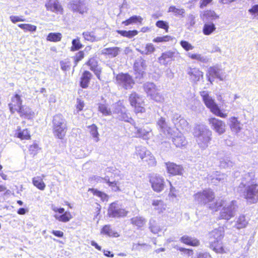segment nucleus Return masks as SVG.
<instances>
[{
    "instance_id": "19",
    "label": "nucleus",
    "mask_w": 258,
    "mask_h": 258,
    "mask_svg": "<svg viewBox=\"0 0 258 258\" xmlns=\"http://www.w3.org/2000/svg\"><path fill=\"white\" fill-rule=\"evenodd\" d=\"M157 126L159 132L163 133L165 136L170 135L171 128L163 117H160L157 120Z\"/></svg>"
},
{
    "instance_id": "14",
    "label": "nucleus",
    "mask_w": 258,
    "mask_h": 258,
    "mask_svg": "<svg viewBox=\"0 0 258 258\" xmlns=\"http://www.w3.org/2000/svg\"><path fill=\"white\" fill-rule=\"evenodd\" d=\"M208 81L213 83L214 78H218L221 81H223L225 76L221 72V70L217 66L211 67L208 69L206 74Z\"/></svg>"
},
{
    "instance_id": "4",
    "label": "nucleus",
    "mask_w": 258,
    "mask_h": 258,
    "mask_svg": "<svg viewBox=\"0 0 258 258\" xmlns=\"http://www.w3.org/2000/svg\"><path fill=\"white\" fill-rule=\"evenodd\" d=\"M52 128L54 136L58 139H63L67 131V121L62 115L56 114L54 116Z\"/></svg>"
},
{
    "instance_id": "62",
    "label": "nucleus",
    "mask_w": 258,
    "mask_h": 258,
    "mask_svg": "<svg viewBox=\"0 0 258 258\" xmlns=\"http://www.w3.org/2000/svg\"><path fill=\"white\" fill-rule=\"evenodd\" d=\"M84 57V53L83 51H80L76 54L74 57L75 66L76 67L78 63Z\"/></svg>"
},
{
    "instance_id": "29",
    "label": "nucleus",
    "mask_w": 258,
    "mask_h": 258,
    "mask_svg": "<svg viewBox=\"0 0 258 258\" xmlns=\"http://www.w3.org/2000/svg\"><path fill=\"white\" fill-rule=\"evenodd\" d=\"M172 142L177 147L185 146L187 144L185 137L181 133H178L176 136L172 138Z\"/></svg>"
},
{
    "instance_id": "36",
    "label": "nucleus",
    "mask_w": 258,
    "mask_h": 258,
    "mask_svg": "<svg viewBox=\"0 0 258 258\" xmlns=\"http://www.w3.org/2000/svg\"><path fill=\"white\" fill-rule=\"evenodd\" d=\"M101 233L109 237H117L119 234L109 225H105L101 229Z\"/></svg>"
},
{
    "instance_id": "24",
    "label": "nucleus",
    "mask_w": 258,
    "mask_h": 258,
    "mask_svg": "<svg viewBox=\"0 0 258 258\" xmlns=\"http://www.w3.org/2000/svg\"><path fill=\"white\" fill-rule=\"evenodd\" d=\"M224 231L222 227L215 229L210 233V242L221 241L224 237Z\"/></svg>"
},
{
    "instance_id": "46",
    "label": "nucleus",
    "mask_w": 258,
    "mask_h": 258,
    "mask_svg": "<svg viewBox=\"0 0 258 258\" xmlns=\"http://www.w3.org/2000/svg\"><path fill=\"white\" fill-rule=\"evenodd\" d=\"M125 108L122 105V103L120 101L113 104L112 111L114 113L117 114L118 115L123 111H125Z\"/></svg>"
},
{
    "instance_id": "9",
    "label": "nucleus",
    "mask_w": 258,
    "mask_h": 258,
    "mask_svg": "<svg viewBox=\"0 0 258 258\" xmlns=\"http://www.w3.org/2000/svg\"><path fill=\"white\" fill-rule=\"evenodd\" d=\"M136 153L142 160L148 162L149 165L155 166L156 165V161L154 157L146 148L142 146L137 147L136 149Z\"/></svg>"
},
{
    "instance_id": "5",
    "label": "nucleus",
    "mask_w": 258,
    "mask_h": 258,
    "mask_svg": "<svg viewBox=\"0 0 258 258\" xmlns=\"http://www.w3.org/2000/svg\"><path fill=\"white\" fill-rule=\"evenodd\" d=\"M244 198L247 202L250 204H256L258 202V184H248L242 191Z\"/></svg>"
},
{
    "instance_id": "17",
    "label": "nucleus",
    "mask_w": 258,
    "mask_h": 258,
    "mask_svg": "<svg viewBox=\"0 0 258 258\" xmlns=\"http://www.w3.org/2000/svg\"><path fill=\"white\" fill-rule=\"evenodd\" d=\"M171 120L178 130H186L188 128L187 121L178 113H173L171 117Z\"/></svg>"
},
{
    "instance_id": "48",
    "label": "nucleus",
    "mask_w": 258,
    "mask_h": 258,
    "mask_svg": "<svg viewBox=\"0 0 258 258\" xmlns=\"http://www.w3.org/2000/svg\"><path fill=\"white\" fill-rule=\"evenodd\" d=\"M137 128L136 134L138 137L142 138L144 140H147L150 138V133L142 128Z\"/></svg>"
},
{
    "instance_id": "45",
    "label": "nucleus",
    "mask_w": 258,
    "mask_h": 258,
    "mask_svg": "<svg viewBox=\"0 0 258 258\" xmlns=\"http://www.w3.org/2000/svg\"><path fill=\"white\" fill-rule=\"evenodd\" d=\"M54 217L56 220L63 222H67L72 218V215L70 212H63L62 215L55 214Z\"/></svg>"
},
{
    "instance_id": "59",
    "label": "nucleus",
    "mask_w": 258,
    "mask_h": 258,
    "mask_svg": "<svg viewBox=\"0 0 258 258\" xmlns=\"http://www.w3.org/2000/svg\"><path fill=\"white\" fill-rule=\"evenodd\" d=\"M150 229L151 231L154 234H157L159 231H160L161 229L160 227L155 223L154 221L152 222L150 221Z\"/></svg>"
},
{
    "instance_id": "60",
    "label": "nucleus",
    "mask_w": 258,
    "mask_h": 258,
    "mask_svg": "<svg viewBox=\"0 0 258 258\" xmlns=\"http://www.w3.org/2000/svg\"><path fill=\"white\" fill-rule=\"evenodd\" d=\"M103 179L108 184L109 186L112 188L113 190L116 191L119 190L118 186L117 185L116 182L110 181L108 176L105 177Z\"/></svg>"
},
{
    "instance_id": "30",
    "label": "nucleus",
    "mask_w": 258,
    "mask_h": 258,
    "mask_svg": "<svg viewBox=\"0 0 258 258\" xmlns=\"http://www.w3.org/2000/svg\"><path fill=\"white\" fill-rule=\"evenodd\" d=\"M180 241L188 245L196 246L200 244V241L197 238L187 235H184L180 238Z\"/></svg>"
},
{
    "instance_id": "64",
    "label": "nucleus",
    "mask_w": 258,
    "mask_h": 258,
    "mask_svg": "<svg viewBox=\"0 0 258 258\" xmlns=\"http://www.w3.org/2000/svg\"><path fill=\"white\" fill-rule=\"evenodd\" d=\"M172 38L170 36H164L162 37H157L153 39V42H167L171 39Z\"/></svg>"
},
{
    "instance_id": "63",
    "label": "nucleus",
    "mask_w": 258,
    "mask_h": 258,
    "mask_svg": "<svg viewBox=\"0 0 258 258\" xmlns=\"http://www.w3.org/2000/svg\"><path fill=\"white\" fill-rule=\"evenodd\" d=\"M156 26L160 28H162L165 30L166 32L168 31L169 26L166 22L162 20H159L156 22Z\"/></svg>"
},
{
    "instance_id": "55",
    "label": "nucleus",
    "mask_w": 258,
    "mask_h": 258,
    "mask_svg": "<svg viewBox=\"0 0 258 258\" xmlns=\"http://www.w3.org/2000/svg\"><path fill=\"white\" fill-rule=\"evenodd\" d=\"M72 43V46L71 47V50L73 51L78 50L83 46L80 42V39L79 38L73 39Z\"/></svg>"
},
{
    "instance_id": "56",
    "label": "nucleus",
    "mask_w": 258,
    "mask_h": 258,
    "mask_svg": "<svg viewBox=\"0 0 258 258\" xmlns=\"http://www.w3.org/2000/svg\"><path fill=\"white\" fill-rule=\"evenodd\" d=\"M99 111L104 115H110L111 111L108 106L104 104H99L98 106Z\"/></svg>"
},
{
    "instance_id": "44",
    "label": "nucleus",
    "mask_w": 258,
    "mask_h": 258,
    "mask_svg": "<svg viewBox=\"0 0 258 258\" xmlns=\"http://www.w3.org/2000/svg\"><path fill=\"white\" fill-rule=\"evenodd\" d=\"M142 20L143 18L139 16L135 15L130 17L127 20L123 21L122 22V24H124L125 26H128L131 24L136 23L137 22L141 23Z\"/></svg>"
},
{
    "instance_id": "61",
    "label": "nucleus",
    "mask_w": 258,
    "mask_h": 258,
    "mask_svg": "<svg viewBox=\"0 0 258 258\" xmlns=\"http://www.w3.org/2000/svg\"><path fill=\"white\" fill-rule=\"evenodd\" d=\"M83 37L86 40L93 42L95 40V37L92 32H84L82 34Z\"/></svg>"
},
{
    "instance_id": "12",
    "label": "nucleus",
    "mask_w": 258,
    "mask_h": 258,
    "mask_svg": "<svg viewBox=\"0 0 258 258\" xmlns=\"http://www.w3.org/2000/svg\"><path fill=\"white\" fill-rule=\"evenodd\" d=\"M208 122L211 128L219 135H221L225 132L226 124L222 120L215 117H210L208 119Z\"/></svg>"
},
{
    "instance_id": "1",
    "label": "nucleus",
    "mask_w": 258,
    "mask_h": 258,
    "mask_svg": "<svg viewBox=\"0 0 258 258\" xmlns=\"http://www.w3.org/2000/svg\"><path fill=\"white\" fill-rule=\"evenodd\" d=\"M194 198L196 202L201 205L208 204V208L217 211L220 208L224 205V201L221 200L216 202L211 203L215 199L214 192L210 189L204 190L198 192L194 195Z\"/></svg>"
},
{
    "instance_id": "42",
    "label": "nucleus",
    "mask_w": 258,
    "mask_h": 258,
    "mask_svg": "<svg viewBox=\"0 0 258 258\" xmlns=\"http://www.w3.org/2000/svg\"><path fill=\"white\" fill-rule=\"evenodd\" d=\"M17 112L20 114L21 116H25L27 118H30L34 114V112L30 108L23 106H22L21 109H19Z\"/></svg>"
},
{
    "instance_id": "49",
    "label": "nucleus",
    "mask_w": 258,
    "mask_h": 258,
    "mask_svg": "<svg viewBox=\"0 0 258 258\" xmlns=\"http://www.w3.org/2000/svg\"><path fill=\"white\" fill-rule=\"evenodd\" d=\"M89 128L90 129V133L93 138H94V140L96 142H97L99 141V134L98 132V128L97 126L93 124L89 126Z\"/></svg>"
},
{
    "instance_id": "57",
    "label": "nucleus",
    "mask_w": 258,
    "mask_h": 258,
    "mask_svg": "<svg viewBox=\"0 0 258 258\" xmlns=\"http://www.w3.org/2000/svg\"><path fill=\"white\" fill-rule=\"evenodd\" d=\"M18 26L26 31L33 32L36 30V26L29 24H21Z\"/></svg>"
},
{
    "instance_id": "41",
    "label": "nucleus",
    "mask_w": 258,
    "mask_h": 258,
    "mask_svg": "<svg viewBox=\"0 0 258 258\" xmlns=\"http://www.w3.org/2000/svg\"><path fill=\"white\" fill-rule=\"evenodd\" d=\"M88 191L91 192L94 196L100 198L102 202L107 201L108 196L103 192L95 188H89Z\"/></svg>"
},
{
    "instance_id": "51",
    "label": "nucleus",
    "mask_w": 258,
    "mask_h": 258,
    "mask_svg": "<svg viewBox=\"0 0 258 258\" xmlns=\"http://www.w3.org/2000/svg\"><path fill=\"white\" fill-rule=\"evenodd\" d=\"M17 137L21 140H28L30 138L29 131L27 129L19 130L17 133Z\"/></svg>"
},
{
    "instance_id": "43",
    "label": "nucleus",
    "mask_w": 258,
    "mask_h": 258,
    "mask_svg": "<svg viewBox=\"0 0 258 258\" xmlns=\"http://www.w3.org/2000/svg\"><path fill=\"white\" fill-rule=\"evenodd\" d=\"M32 183L34 186L41 190H43L45 189V184L43 181L42 178L40 176L33 177Z\"/></svg>"
},
{
    "instance_id": "3",
    "label": "nucleus",
    "mask_w": 258,
    "mask_h": 258,
    "mask_svg": "<svg viewBox=\"0 0 258 258\" xmlns=\"http://www.w3.org/2000/svg\"><path fill=\"white\" fill-rule=\"evenodd\" d=\"M200 94L202 98V100L204 104L206 107L210 110L211 112L215 115L222 118H225L227 117V114L221 112L220 107L215 102V100L209 95L208 91H201Z\"/></svg>"
},
{
    "instance_id": "52",
    "label": "nucleus",
    "mask_w": 258,
    "mask_h": 258,
    "mask_svg": "<svg viewBox=\"0 0 258 258\" xmlns=\"http://www.w3.org/2000/svg\"><path fill=\"white\" fill-rule=\"evenodd\" d=\"M117 117L119 120L130 122L131 124L135 123L134 120L126 113L125 110L120 113Z\"/></svg>"
},
{
    "instance_id": "50",
    "label": "nucleus",
    "mask_w": 258,
    "mask_h": 258,
    "mask_svg": "<svg viewBox=\"0 0 258 258\" xmlns=\"http://www.w3.org/2000/svg\"><path fill=\"white\" fill-rule=\"evenodd\" d=\"M62 37L60 33H50L47 37V40L49 41L57 42L60 41Z\"/></svg>"
},
{
    "instance_id": "7",
    "label": "nucleus",
    "mask_w": 258,
    "mask_h": 258,
    "mask_svg": "<svg viewBox=\"0 0 258 258\" xmlns=\"http://www.w3.org/2000/svg\"><path fill=\"white\" fill-rule=\"evenodd\" d=\"M116 83L120 88L125 90L131 89L135 85L132 76L127 73H119L115 77Z\"/></svg>"
},
{
    "instance_id": "18",
    "label": "nucleus",
    "mask_w": 258,
    "mask_h": 258,
    "mask_svg": "<svg viewBox=\"0 0 258 258\" xmlns=\"http://www.w3.org/2000/svg\"><path fill=\"white\" fill-rule=\"evenodd\" d=\"M227 175L224 173H220L216 171L211 175H208V180L214 185H218L220 183H223L227 181Z\"/></svg>"
},
{
    "instance_id": "2",
    "label": "nucleus",
    "mask_w": 258,
    "mask_h": 258,
    "mask_svg": "<svg viewBox=\"0 0 258 258\" xmlns=\"http://www.w3.org/2000/svg\"><path fill=\"white\" fill-rule=\"evenodd\" d=\"M194 135L199 146L205 149L208 147L211 139L212 132L207 126L200 125L195 129Z\"/></svg>"
},
{
    "instance_id": "13",
    "label": "nucleus",
    "mask_w": 258,
    "mask_h": 258,
    "mask_svg": "<svg viewBox=\"0 0 258 258\" xmlns=\"http://www.w3.org/2000/svg\"><path fill=\"white\" fill-rule=\"evenodd\" d=\"M87 3L85 0L72 1L68 4L69 8L73 11L79 12L82 14L87 12Z\"/></svg>"
},
{
    "instance_id": "54",
    "label": "nucleus",
    "mask_w": 258,
    "mask_h": 258,
    "mask_svg": "<svg viewBox=\"0 0 258 258\" xmlns=\"http://www.w3.org/2000/svg\"><path fill=\"white\" fill-rule=\"evenodd\" d=\"M132 223L138 227H142L146 221L144 218L141 217H136L131 219Z\"/></svg>"
},
{
    "instance_id": "25",
    "label": "nucleus",
    "mask_w": 258,
    "mask_h": 258,
    "mask_svg": "<svg viewBox=\"0 0 258 258\" xmlns=\"http://www.w3.org/2000/svg\"><path fill=\"white\" fill-rule=\"evenodd\" d=\"M166 167L168 172L172 175H181L183 168L180 165H177L174 163H167Z\"/></svg>"
},
{
    "instance_id": "37",
    "label": "nucleus",
    "mask_w": 258,
    "mask_h": 258,
    "mask_svg": "<svg viewBox=\"0 0 258 258\" xmlns=\"http://www.w3.org/2000/svg\"><path fill=\"white\" fill-rule=\"evenodd\" d=\"M121 51V48L118 47H113L104 48L103 50V53L108 55L111 57H116Z\"/></svg>"
},
{
    "instance_id": "31",
    "label": "nucleus",
    "mask_w": 258,
    "mask_h": 258,
    "mask_svg": "<svg viewBox=\"0 0 258 258\" xmlns=\"http://www.w3.org/2000/svg\"><path fill=\"white\" fill-rule=\"evenodd\" d=\"M201 18L204 21H208L210 20H215L219 18V16L216 13L211 10L204 11L203 14H201Z\"/></svg>"
},
{
    "instance_id": "58",
    "label": "nucleus",
    "mask_w": 258,
    "mask_h": 258,
    "mask_svg": "<svg viewBox=\"0 0 258 258\" xmlns=\"http://www.w3.org/2000/svg\"><path fill=\"white\" fill-rule=\"evenodd\" d=\"M168 12L173 13L176 16H182L185 12L184 9H179L175 6H170L169 8Z\"/></svg>"
},
{
    "instance_id": "32",
    "label": "nucleus",
    "mask_w": 258,
    "mask_h": 258,
    "mask_svg": "<svg viewBox=\"0 0 258 258\" xmlns=\"http://www.w3.org/2000/svg\"><path fill=\"white\" fill-rule=\"evenodd\" d=\"M136 50L143 55H149L155 51V48L152 43H147L145 47L137 48Z\"/></svg>"
},
{
    "instance_id": "21",
    "label": "nucleus",
    "mask_w": 258,
    "mask_h": 258,
    "mask_svg": "<svg viewBox=\"0 0 258 258\" xmlns=\"http://www.w3.org/2000/svg\"><path fill=\"white\" fill-rule=\"evenodd\" d=\"M174 247L179 251L187 254L188 256V258H211V255L207 252H199L197 253L195 256H192V250L182 247H179L177 246H176Z\"/></svg>"
},
{
    "instance_id": "16",
    "label": "nucleus",
    "mask_w": 258,
    "mask_h": 258,
    "mask_svg": "<svg viewBox=\"0 0 258 258\" xmlns=\"http://www.w3.org/2000/svg\"><path fill=\"white\" fill-rule=\"evenodd\" d=\"M254 173L253 172H248L245 173L242 176L241 181L237 187L238 191H242L243 189L245 188L248 184H255Z\"/></svg>"
},
{
    "instance_id": "47",
    "label": "nucleus",
    "mask_w": 258,
    "mask_h": 258,
    "mask_svg": "<svg viewBox=\"0 0 258 258\" xmlns=\"http://www.w3.org/2000/svg\"><path fill=\"white\" fill-rule=\"evenodd\" d=\"M116 32L118 34H120L121 36L123 37H126L128 38H132L135 36L137 35L138 33V31L137 30H130V31H125V30H117Z\"/></svg>"
},
{
    "instance_id": "26",
    "label": "nucleus",
    "mask_w": 258,
    "mask_h": 258,
    "mask_svg": "<svg viewBox=\"0 0 258 258\" xmlns=\"http://www.w3.org/2000/svg\"><path fill=\"white\" fill-rule=\"evenodd\" d=\"M175 52L172 51H166L163 53L159 57V62L163 65H167L174 60Z\"/></svg>"
},
{
    "instance_id": "11",
    "label": "nucleus",
    "mask_w": 258,
    "mask_h": 258,
    "mask_svg": "<svg viewBox=\"0 0 258 258\" xmlns=\"http://www.w3.org/2000/svg\"><path fill=\"white\" fill-rule=\"evenodd\" d=\"M129 101L131 105L134 107L136 112H143L145 111V108L143 106L144 103L142 97L136 92H133L129 97Z\"/></svg>"
},
{
    "instance_id": "33",
    "label": "nucleus",
    "mask_w": 258,
    "mask_h": 258,
    "mask_svg": "<svg viewBox=\"0 0 258 258\" xmlns=\"http://www.w3.org/2000/svg\"><path fill=\"white\" fill-rule=\"evenodd\" d=\"M229 125L232 131L236 133L239 132L241 129V125L240 121L235 117H232L229 118Z\"/></svg>"
},
{
    "instance_id": "35",
    "label": "nucleus",
    "mask_w": 258,
    "mask_h": 258,
    "mask_svg": "<svg viewBox=\"0 0 258 258\" xmlns=\"http://www.w3.org/2000/svg\"><path fill=\"white\" fill-rule=\"evenodd\" d=\"M210 247L216 253H222L225 252L221 241L214 242L212 240V242H210Z\"/></svg>"
},
{
    "instance_id": "10",
    "label": "nucleus",
    "mask_w": 258,
    "mask_h": 258,
    "mask_svg": "<svg viewBox=\"0 0 258 258\" xmlns=\"http://www.w3.org/2000/svg\"><path fill=\"white\" fill-rule=\"evenodd\" d=\"M127 212L123 209L117 202L111 203L108 208V215L110 217L119 218L126 216Z\"/></svg>"
},
{
    "instance_id": "15",
    "label": "nucleus",
    "mask_w": 258,
    "mask_h": 258,
    "mask_svg": "<svg viewBox=\"0 0 258 258\" xmlns=\"http://www.w3.org/2000/svg\"><path fill=\"white\" fill-rule=\"evenodd\" d=\"M150 182L153 189L157 192L163 190L164 183L163 178L157 174H153L150 176Z\"/></svg>"
},
{
    "instance_id": "8",
    "label": "nucleus",
    "mask_w": 258,
    "mask_h": 258,
    "mask_svg": "<svg viewBox=\"0 0 258 258\" xmlns=\"http://www.w3.org/2000/svg\"><path fill=\"white\" fill-rule=\"evenodd\" d=\"M237 206L236 202L231 201L227 205H225L220 212L219 218L228 220L233 217L235 214Z\"/></svg>"
},
{
    "instance_id": "27",
    "label": "nucleus",
    "mask_w": 258,
    "mask_h": 258,
    "mask_svg": "<svg viewBox=\"0 0 258 258\" xmlns=\"http://www.w3.org/2000/svg\"><path fill=\"white\" fill-rule=\"evenodd\" d=\"M92 77V74L88 71L83 72L80 81V86L82 88H87Z\"/></svg>"
},
{
    "instance_id": "28",
    "label": "nucleus",
    "mask_w": 258,
    "mask_h": 258,
    "mask_svg": "<svg viewBox=\"0 0 258 258\" xmlns=\"http://www.w3.org/2000/svg\"><path fill=\"white\" fill-rule=\"evenodd\" d=\"M45 6L48 10L53 12H60L62 10L61 6L58 4L57 0H48Z\"/></svg>"
},
{
    "instance_id": "34",
    "label": "nucleus",
    "mask_w": 258,
    "mask_h": 258,
    "mask_svg": "<svg viewBox=\"0 0 258 258\" xmlns=\"http://www.w3.org/2000/svg\"><path fill=\"white\" fill-rule=\"evenodd\" d=\"M146 60L142 58H139L137 59L134 64L135 71L138 72L140 74L144 72V70L146 69Z\"/></svg>"
},
{
    "instance_id": "53",
    "label": "nucleus",
    "mask_w": 258,
    "mask_h": 258,
    "mask_svg": "<svg viewBox=\"0 0 258 258\" xmlns=\"http://www.w3.org/2000/svg\"><path fill=\"white\" fill-rule=\"evenodd\" d=\"M233 162L228 157L221 158L220 160V167L223 168H226L228 167L232 166Z\"/></svg>"
},
{
    "instance_id": "40",
    "label": "nucleus",
    "mask_w": 258,
    "mask_h": 258,
    "mask_svg": "<svg viewBox=\"0 0 258 258\" xmlns=\"http://www.w3.org/2000/svg\"><path fill=\"white\" fill-rule=\"evenodd\" d=\"M215 30V25L213 23H206L204 25L203 32L206 35H209Z\"/></svg>"
},
{
    "instance_id": "20",
    "label": "nucleus",
    "mask_w": 258,
    "mask_h": 258,
    "mask_svg": "<svg viewBox=\"0 0 258 258\" xmlns=\"http://www.w3.org/2000/svg\"><path fill=\"white\" fill-rule=\"evenodd\" d=\"M22 100L21 96L18 94H16L11 99V103L9 104L11 112L14 113L15 111H17L19 109H21Z\"/></svg>"
},
{
    "instance_id": "22",
    "label": "nucleus",
    "mask_w": 258,
    "mask_h": 258,
    "mask_svg": "<svg viewBox=\"0 0 258 258\" xmlns=\"http://www.w3.org/2000/svg\"><path fill=\"white\" fill-rule=\"evenodd\" d=\"M187 74L189 76L190 80L194 83H197L200 78L203 77V73L197 68H189Z\"/></svg>"
},
{
    "instance_id": "39",
    "label": "nucleus",
    "mask_w": 258,
    "mask_h": 258,
    "mask_svg": "<svg viewBox=\"0 0 258 258\" xmlns=\"http://www.w3.org/2000/svg\"><path fill=\"white\" fill-rule=\"evenodd\" d=\"M188 55L192 59H196L203 63H207L209 61V58L205 55L201 54H192L188 53Z\"/></svg>"
},
{
    "instance_id": "38",
    "label": "nucleus",
    "mask_w": 258,
    "mask_h": 258,
    "mask_svg": "<svg viewBox=\"0 0 258 258\" xmlns=\"http://www.w3.org/2000/svg\"><path fill=\"white\" fill-rule=\"evenodd\" d=\"M248 223V220L247 219L244 215H240L237 219L235 224V227L238 229L245 228Z\"/></svg>"
},
{
    "instance_id": "23",
    "label": "nucleus",
    "mask_w": 258,
    "mask_h": 258,
    "mask_svg": "<svg viewBox=\"0 0 258 258\" xmlns=\"http://www.w3.org/2000/svg\"><path fill=\"white\" fill-rule=\"evenodd\" d=\"M86 64L90 67V69L93 71L98 79H100L101 68L98 66V61L95 58H91L86 62Z\"/></svg>"
},
{
    "instance_id": "6",
    "label": "nucleus",
    "mask_w": 258,
    "mask_h": 258,
    "mask_svg": "<svg viewBox=\"0 0 258 258\" xmlns=\"http://www.w3.org/2000/svg\"><path fill=\"white\" fill-rule=\"evenodd\" d=\"M144 91L148 96L157 102H162L164 100V96L159 92L157 87L153 83L146 82L143 85Z\"/></svg>"
}]
</instances>
